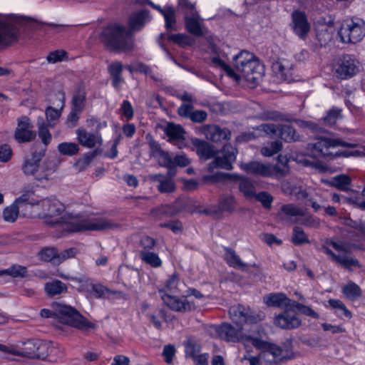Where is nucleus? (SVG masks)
Here are the masks:
<instances>
[{
  "label": "nucleus",
  "instance_id": "1",
  "mask_svg": "<svg viewBox=\"0 0 365 365\" xmlns=\"http://www.w3.org/2000/svg\"><path fill=\"white\" fill-rule=\"evenodd\" d=\"M321 250L327 255L330 261L349 272L362 267L349 245L343 241L327 238L322 245Z\"/></svg>",
  "mask_w": 365,
  "mask_h": 365
},
{
  "label": "nucleus",
  "instance_id": "2",
  "mask_svg": "<svg viewBox=\"0 0 365 365\" xmlns=\"http://www.w3.org/2000/svg\"><path fill=\"white\" fill-rule=\"evenodd\" d=\"M41 316L52 319L56 327H58L56 323H60L80 330L94 329L96 327L94 323L89 322L76 309L65 304L59 305L56 312L43 309L41 311Z\"/></svg>",
  "mask_w": 365,
  "mask_h": 365
},
{
  "label": "nucleus",
  "instance_id": "3",
  "mask_svg": "<svg viewBox=\"0 0 365 365\" xmlns=\"http://www.w3.org/2000/svg\"><path fill=\"white\" fill-rule=\"evenodd\" d=\"M101 40L110 50L116 52L130 51L133 48V40L130 31L119 24L108 26L101 34Z\"/></svg>",
  "mask_w": 365,
  "mask_h": 365
},
{
  "label": "nucleus",
  "instance_id": "4",
  "mask_svg": "<svg viewBox=\"0 0 365 365\" xmlns=\"http://www.w3.org/2000/svg\"><path fill=\"white\" fill-rule=\"evenodd\" d=\"M49 344L39 339L19 341L15 344H0V351L21 357L45 359L49 353Z\"/></svg>",
  "mask_w": 365,
  "mask_h": 365
},
{
  "label": "nucleus",
  "instance_id": "5",
  "mask_svg": "<svg viewBox=\"0 0 365 365\" xmlns=\"http://www.w3.org/2000/svg\"><path fill=\"white\" fill-rule=\"evenodd\" d=\"M62 222L66 225V230L69 232H81L85 230H113L119 227L117 223L103 218L84 219L78 215L66 212L62 217Z\"/></svg>",
  "mask_w": 365,
  "mask_h": 365
},
{
  "label": "nucleus",
  "instance_id": "6",
  "mask_svg": "<svg viewBox=\"0 0 365 365\" xmlns=\"http://www.w3.org/2000/svg\"><path fill=\"white\" fill-rule=\"evenodd\" d=\"M246 339L250 340L254 346L261 350L262 365H277L282 359L290 357L291 351L288 348L284 350L274 344L256 337L247 336Z\"/></svg>",
  "mask_w": 365,
  "mask_h": 365
},
{
  "label": "nucleus",
  "instance_id": "7",
  "mask_svg": "<svg viewBox=\"0 0 365 365\" xmlns=\"http://www.w3.org/2000/svg\"><path fill=\"white\" fill-rule=\"evenodd\" d=\"M44 155V149L33 153L31 158L24 160L22 165L23 173L27 176H33L38 181L47 180L53 172V169L51 162L44 163L41 166L39 165V163Z\"/></svg>",
  "mask_w": 365,
  "mask_h": 365
},
{
  "label": "nucleus",
  "instance_id": "8",
  "mask_svg": "<svg viewBox=\"0 0 365 365\" xmlns=\"http://www.w3.org/2000/svg\"><path fill=\"white\" fill-rule=\"evenodd\" d=\"M344 43H356L365 36V22L360 19H347L343 21L338 31Z\"/></svg>",
  "mask_w": 365,
  "mask_h": 365
},
{
  "label": "nucleus",
  "instance_id": "9",
  "mask_svg": "<svg viewBox=\"0 0 365 365\" xmlns=\"http://www.w3.org/2000/svg\"><path fill=\"white\" fill-rule=\"evenodd\" d=\"M241 168L248 174L264 178L280 177L285 175L287 168L284 165L264 164L257 161L242 163Z\"/></svg>",
  "mask_w": 365,
  "mask_h": 365
},
{
  "label": "nucleus",
  "instance_id": "10",
  "mask_svg": "<svg viewBox=\"0 0 365 365\" xmlns=\"http://www.w3.org/2000/svg\"><path fill=\"white\" fill-rule=\"evenodd\" d=\"M23 19L15 15L0 14V47L17 40L19 26Z\"/></svg>",
  "mask_w": 365,
  "mask_h": 365
},
{
  "label": "nucleus",
  "instance_id": "11",
  "mask_svg": "<svg viewBox=\"0 0 365 365\" xmlns=\"http://www.w3.org/2000/svg\"><path fill=\"white\" fill-rule=\"evenodd\" d=\"M237 150L230 143L225 144L220 150H215L213 160L207 165V170L212 172L215 169L232 170L236 160Z\"/></svg>",
  "mask_w": 365,
  "mask_h": 365
},
{
  "label": "nucleus",
  "instance_id": "12",
  "mask_svg": "<svg viewBox=\"0 0 365 365\" xmlns=\"http://www.w3.org/2000/svg\"><path fill=\"white\" fill-rule=\"evenodd\" d=\"M356 144L347 143L338 138H319L312 144V148L319 155L333 159L334 149L338 146L354 148Z\"/></svg>",
  "mask_w": 365,
  "mask_h": 365
},
{
  "label": "nucleus",
  "instance_id": "13",
  "mask_svg": "<svg viewBox=\"0 0 365 365\" xmlns=\"http://www.w3.org/2000/svg\"><path fill=\"white\" fill-rule=\"evenodd\" d=\"M65 210V206L55 197H46L37 202L34 212L43 218L61 215Z\"/></svg>",
  "mask_w": 365,
  "mask_h": 365
},
{
  "label": "nucleus",
  "instance_id": "14",
  "mask_svg": "<svg viewBox=\"0 0 365 365\" xmlns=\"http://www.w3.org/2000/svg\"><path fill=\"white\" fill-rule=\"evenodd\" d=\"M289 26L293 33L301 40H305L311 31V24L307 15L304 11L299 9L292 12Z\"/></svg>",
  "mask_w": 365,
  "mask_h": 365
},
{
  "label": "nucleus",
  "instance_id": "15",
  "mask_svg": "<svg viewBox=\"0 0 365 365\" xmlns=\"http://www.w3.org/2000/svg\"><path fill=\"white\" fill-rule=\"evenodd\" d=\"M338 78L347 79L356 75L359 71V62L351 55H344L334 66Z\"/></svg>",
  "mask_w": 365,
  "mask_h": 365
},
{
  "label": "nucleus",
  "instance_id": "16",
  "mask_svg": "<svg viewBox=\"0 0 365 365\" xmlns=\"http://www.w3.org/2000/svg\"><path fill=\"white\" fill-rule=\"evenodd\" d=\"M215 331L222 339L227 341L250 343V340L246 339L248 336L242 334V328L240 326L235 328L230 324H222L216 327Z\"/></svg>",
  "mask_w": 365,
  "mask_h": 365
},
{
  "label": "nucleus",
  "instance_id": "17",
  "mask_svg": "<svg viewBox=\"0 0 365 365\" xmlns=\"http://www.w3.org/2000/svg\"><path fill=\"white\" fill-rule=\"evenodd\" d=\"M163 302L173 311L178 312H190L195 309L193 302L189 301L186 297L180 299L168 293L160 291Z\"/></svg>",
  "mask_w": 365,
  "mask_h": 365
},
{
  "label": "nucleus",
  "instance_id": "18",
  "mask_svg": "<svg viewBox=\"0 0 365 365\" xmlns=\"http://www.w3.org/2000/svg\"><path fill=\"white\" fill-rule=\"evenodd\" d=\"M229 314L232 320L238 326L242 327L245 323H257L260 319L259 316L253 314L241 304L234 305L230 308Z\"/></svg>",
  "mask_w": 365,
  "mask_h": 365
},
{
  "label": "nucleus",
  "instance_id": "19",
  "mask_svg": "<svg viewBox=\"0 0 365 365\" xmlns=\"http://www.w3.org/2000/svg\"><path fill=\"white\" fill-rule=\"evenodd\" d=\"M292 308H287L283 312L276 315L274 324L283 329H294L300 327L301 319L297 314L291 311Z\"/></svg>",
  "mask_w": 365,
  "mask_h": 365
},
{
  "label": "nucleus",
  "instance_id": "20",
  "mask_svg": "<svg viewBox=\"0 0 365 365\" xmlns=\"http://www.w3.org/2000/svg\"><path fill=\"white\" fill-rule=\"evenodd\" d=\"M34 126L27 117H23L18 120V125L14 133V138L18 143L30 142L35 139L36 133Z\"/></svg>",
  "mask_w": 365,
  "mask_h": 365
},
{
  "label": "nucleus",
  "instance_id": "21",
  "mask_svg": "<svg viewBox=\"0 0 365 365\" xmlns=\"http://www.w3.org/2000/svg\"><path fill=\"white\" fill-rule=\"evenodd\" d=\"M202 133L207 140L214 143L229 140L231 138V131L228 128H221L216 125H203Z\"/></svg>",
  "mask_w": 365,
  "mask_h": 365
},
{
  "label": "nucleus",
  "instance_id": "22",
  "mask_svg": "<svg viewBox=\"0 0 365 365\" xmlns=\"http://www.w3.org/2000/svg\"><path fill=\"white\" fill-rule=\"evenodd\" d=\"M202 19L199 13L194 15L185 16V26L187 31L195 37H202L207 32V29L201 22Z\"/></svg>",
  "mask_w": 365,
  "mask_h": 365
},
{
  "label": "nucleus",
  "instance_id": "23",
  "mask_svg": "<svg viewBox=\"0 0 365 365\" xmlns=\"http://www.w3.org/2000/svg\"><path fill=\"white\" fill-rule=\"evenodd\" d=\"M164 131L168 136L169 141L178 146V148L181 149L187 146L184 136L185 130L180 125L173 123H168Z\"/></svg>",
  "mask_w": 365,
  "mask_h": 365
},
{
  "label": "nucleus",
  "instance_id": "24",
  "mask_svg": "<svg viewBox=\"0 0 365 365\" xmlns=\"http://www.w3.org/2000/svg\"><path fill=\"white\" fill-rule=\"evenodd\" d=\"M185 208L180 200H176L172 205H162L151 210V215L156 218L171 217L181 212Z\"/></svg>",
  "mask_w": 365,
  "mask_h": 365
},
{
  "label": "nucleus",
  "instance_id": "25",
  "mask_svg": "<svg viewBox=\"0 0 365 365\" xmlns=\"http://www.w3.org/2000/svg\"><path fill=\"white\" fill-rule=\"evenodd\" d=\"M237 205V200L232 195L223 194L218 200L217 209H206L203 212L207 215H215L220 212H232Z\"/></svg>",
  "mask_w": 365,
  "mask_h": 365
},
{
  "label": "nucleus",
  "instance_id": "26",
  "mask_svg": "<svg viewBox=\"0 0 365 365\" xmlns=\"http://www.w3.org/2000/svg\"><path fill=\"white\" fill-rule=\"evenodd\" d=\"M76 133L78 143L83 147L93 148L103 143L101 135L98 132L92 133L85 129L79 128L76 130Z\"/></svg>",
  "mask_w": 365,
  "mask_h": 365
},
{
  "label": "nucleus",
  "instance_id": "27",
  "mask_svg": "<svg viewBox=\"0 0 365 365\" xmlns=\"http://www.w3.org/2000/svg\"><path fill=\"white\" fill-rule=\"evenodd\" d=\"M243 69L242 76L247 81L252 83H257L262 78L264 73L263 64L260 63L257 59L250 63Z\"/></svg>",
  "mask_w": 365,
  "mask_h": 365
},
{
  "label": "nucleus",
  "instance_id": "28",
  "mask_svg": "<svg viewBox=\"0 0 365 365\" xmlns=\"http://www.w3.org/2000/svg\"><path fill=\"white\" fill-rule=\"evenodd\" d=\"M150 21V12L147 9H142L133 13L129 18L128 31L131 32V36L135 31H140L145 24Z\"/></svg>",
  "mask_w": 365,
  "mask_h": 365
},
{
  "label": "nucleus",
  "instance_id": "29",
  "mask_svg": "<svg viewBox=\"0 0 365 365\" xmlns=\"http://www.w3.org/2000/svg\"><path fill=\"white\" fill-rule=\"evenodd\" d=\"M264 301L269 307L282 309L292 308L294 300L288 298L283 292L270 293L264 297Z\"/></svg>",
  "mask_w": 365,
  "mask_h": 365
},
{
  "label": "nucleus",
  "instance_id": "30",
  "mask_svg": "<svg viewBox=\"0 0 365 365\" xmlns=\"http://www.w3.org/2000/svg\"><path fill=\"white\" fill-rule=\"evenodd\" d=\"M148 179L153 182H158L157 188L160 193H172L175 192L176 186L173 179L169 177H165L164 175L151 174L148 175Z\"/></svg>",
  "mask_w": 365,
  "mask_h": 365
},
{
  "label": "nucleus",
  "instance_id": "31",
  "mask_svg": "<svg viewBox=\"0 0 365 365\" xmlns=\"http://www.w3.org/2000/svg\"><path fill=\"white\" fill-rule=\"evenodd\" d=\"M192 143L200 159L207 160L212 158L215 154L214 145L204 140L195 138L192 139Z\"/></svg>",
  "mask_w": 365,
  "mask_h": 365
},
{
  "label": "nucleus",
  "instance_id": "32",
  "mask_svg": "<svg viewBox=\"0 0 365 365\" xmlns=\"http://www.w3.org/2000/svg\"><path fill=\"white\" fill-rule=\"evenodd\" d=\"M224 259L227 264L232 268L241 271H247L250 264L242 262L239 255L232 248L226 247Z\"/></svg>",
  "mask_w": 365,
  "mask_h": 365
},
{
  "label": "nucleus",
  "instance_id": "33",
  "mask_svg": "<svg viewBox=\"0 0 365 365\" xmlns=\"http://www.w3.org/2000/svg\"><path fill=\"white\" fill-rule=\"evenodd\" d=\"M123 68V64L118 61L112 62L108 66V71L112 78V85L116 90H120L124 81L121 76Z\"/></svg>",
  "mask_w": 365,
  "mask_h": 365
},
{
  "label": "nucleus",
  "instance_id": "34",
  "mask_svg": "<svg viewBox=\"0 0 365 365\" xmlns=\"http://www.w3.org/2000/svg\"><path fill=\"white\" fill-rule=\"evenodd\" d=\"M257 58L253 53L247 51H242L233 57V63L235 68L240 73H242L245 67L252 61H256Z\"/></svg>",
  "mask_w": 365,
  "mask_h": 365
},
{
  "label": "nucleus",
  "instance_id": "35",
  "mask_svg": "<svg viewBox=\"0 0 365 365\" xmlns=\"http://www.w3.org/2000/svg\"><path fill=\"white\" fill-rule=\"evenodd\" d=\"M293 68V64L286 59H282L274 64V68L278 75L289 83L294 81Z\"/></svg>",
  "mask_w": 365,
  "mask_h": 365
},
{
  "label": "nucleus",
  "instance_id": "36",
  "mask_svg": "<svg viewBox=\"0 0 365 365\" xmlns=\"http://www.w3.org/2000/svg\"><path fill=\"white\" fill-rule=\"evenodd\" d=\"M315 31L317 39L321 46H325L333 39L334 26H329L325 28L322 26V28L315 29Z\"/></svg>",
  "mask_w": 365,
  "mask_h": 365
},
{
  "label": "nucleus",
  "instance_id": "37",
  "mask_svg": "<svg viewBox=\"0 0 365 365\" xmlns=\"http://www.w3.org/2000/svg\"><path fill=\"white\" fill-rule=\"evenodd\" d=\"M277 138H280L285 142H294L299 140V135L295 129L289 125H279Z\"/></svg>",
  "mask_w": 365,
  "mask_h": 365
},
{
  "label": "nucleus",
  "instance_id": "38",
  "mask_svg": "<svg viewBox=\"0 0 365 365\" xmlns=\"http://www.w3.org/2000/svg\"><path fill=\"white\" fill-rule=\"evenodd\" d=\"M140 257L145 263L152 267H160L162 265V261L158 254L149 250H141Z\"/></svg>",
  "mask_w": 365,
  "mask_h": 365
},
{
  "label": "nucleus",
  "instance_id": "39",
  "mask_svg": "<svg viewBox=\"0 0 365 365\" xmlns=\"http://www.w3.org/2000/svg\"><path fill=\"white\" fill-rule=\"evenodd\" d=\"M45 290L48 295L54 296L67 292V286L60 280H53L45 285Z\"/></svg>",
  "mask_w": 365,
  "mask_h": 365
},
{
  "label": "nucleus",
  "instance_id": "40",
  "mask_svg": "<svg viewBox=\"0 0 365 365\" xmlns=\"http://www.w3.org/2000/svg\"><path fill=\"white\" fill-rule=\"evenodd\" d=\"M329 306L335 310L336 314L339 317L350 319L351 312L346 308L345 304L339 299H331L328 301Z\"/></svg>",
  "mask_w": 365,
  "mask_h": 365
},
{
  "label": "nucleus",
  "instance_id": "41",
  "mask_svg": "<svg viewBox=\"0 0 365 365\" xmlns=\"http://www.w3.org/2000/svg\"><path fill=\"white\" fill-rule=\"evenodd\" d=\"M38 135L44 145H48L52 138L51 134L48 130V125L44 122L43 118H38L37 121Z\"/></svg>",
  "mask_w": 365,
  "mask_h": 365
},
{
  "label": "nucleus",
  "instance_id": "42",
  "mask_svg": "<svg viewBox=\"0 0 365 365\" xmlns=\"http://www.w3.org/2000/svg\"><path fill=\"white\" fill-rule=\"evenodd\" d=\"M342 293L347 299L354 301L361 296L362 292L359 285L349 282L343 287Z\"/></svg>",
  "mask_w": 365,
  "mask_h": 365
},
{
  "label": "nucleus",
  "instance_id": "43",
  "mask_svg": "<svg viewBox=\"0 0 365 365\" xmlns=\"http://www.w3.org/2000/svg\"><path fill=\"white\" fill-rule=\"evenodd\" d=\"M86 93L83 88L78 87L74 92L72 98V108L77 110H82L85 107Z\"/></svg>",
  "mask_w": 365,
  "mask_h": 365
},
{
  "label": "nucleus",
  "instance_id": "44",
  "mask_svg": "<svg viewBox=\"0 0 365 365\" xmlns=\"http://www.w3.org/2000/svg\"><path fill=\"white\" fill-rule=\"evenodd\" d=\"M184 346L185 349V356L187 358L192 359L193 357L198 355L200 351V344L193 338H187L184 341Z\"/></svg>",
  "mask_w": 365,
  "mask_h": 365
},
{
  "label": "nucleus",
  "instance_id": "45",
  "mask_svg": "<svg viewBox=\"0 0 365 365\" xmlns=\"http://www.w3.org/2000/svg\"><path fill=\"white\" fill-rule=\"evenodd\" d=\"M1 275L6 274L11 276L12 277H24L27 274V268L24 266L19 264H14L9 268L1 270L0 272Z\"/></svg>",
  "mask_w": 365,
  "mask_h": 365
},
{
  "label": "nucleus",
  "instance_id": "46",
  "mask_svg": "<svg viewBox=\"0 0 365 365\" xmlns=\"http://www.w3.org/2000/svg\"><path fill=\"white\" fill-rule=\"evenodd\" d=\"M79 145L76 143L63 142L58 145V152L64 155L73 156L79 151Z\"/></svg>",
  "mask_w": 365,
  "mask_h": 365
},
{
  "label": "nucleus",
  "instance_id": "47",
  "mask_svg": "<svg viewBox=\"0 0 365 365\" xmlns=\"http://www.w3.org/2000/svg\"><path fill=\"white\" fill-rule=\"evenodd\" d=\"M292 242L294 245H301L309 243L308 236L303 229L298 226L293 228Z\"/></svg>",
  "mask_w": 365,
  "mask_h": 365
},
{
  "label": "nucleus",
  "instance_id": "48",
  "mask_svg": "<svg viewBox=\"0 0 365 365\" xmlns=\"http://www.w3.org/2000/svg\"><path fill=\"white\" fill-rule=\"evenodd\" d=\"M239 189L247 199L253 198L255 196V187L248 179L244 178L240 182Z\"/></svg>",
  "mask_w": 365,
  "mask_h": 365
},
{
  "label": "nucleus",
  "instance_id": "49",
  "mask_svg": "<svg viewBox=\"0 0 365 365\" xmlns=\"http://www.w3.org/2000/svg\"><path fill=\"white\" fill-rule=\"evenodd\" d=\"M135 71H139L140 73H144L145 75H148L150 77V78H152L155 82L160 83H163L162 75L159 73H154L151 67L143 63H138L136 65Z\"/></svg>",
  "mask_w": 365,
  "mask_h": 365
},
{
  "label": "nucleus",
  "instance_id": "50",
  "mask_svg": "<svg viewBox=\"0 0 365 365\" xmlns=\"http://www.w3.org/2000/svg\"><path fill=\"white\" fill-rule=\"evenodd\" d=\"M340 118H341V110L337 108H332L322 120L324 125L331 126L334 125Z\"/></svg>",
  "mask_w": 365,
  "mask_h": 365
},
{
  "label": "nucleus",
  "instance_id": "51",
  "mask_svg": "<svg viewBox=\"0 0 365 365\" xmlns=\"http://www.w3.org/2000/svg\"><path fill=\"white\" fill-rule=\"evenodd\" d=\"M62 110L63 109L56 107L54 108L51 106L46 108L45 113L47 121L50 125L53 126L56 125L57 120L61 115Z\"/></svg>",
  "mask_w": 365,
  "mask_h": 365
},
{
  "label": "nucleus",
  "instance_id": "52",
  "mask_svg": "<svg viewBox=\"0 0 365 365\" xmlns=\"http://www.w3.org/2000/svg\"><path fill=\"white\" fill-rule=\"evenodd\" d=\"M19 211V207L15 203L6 207L3 212L4 220L9 222H14L18 217Z\"/></svg>",
  "mask_w": 365,
  "mask_h": 365
},
{
  "label": "nucleus",
  "instance_id": "53",
  "mask_svg": "<svg viewBox=\"0 0 365 365\" xmlns=\"http://www.w3.org/2000/svg\"><path fill=\"white\" fill-rule=\"evenodd\" d=\"M39 257L46 262H53V264H57L58 253L55 248L47 247L43 249L39 252Z\"/></svg>",
  "mask_w": 365,
  "mask_h": 365
},
{
  "label": "nucleus",
  "instance_id": "54",
  "mask_svg": "<svg viewBox=\"0 0 365 365\" xmlns=\"http://www.w3.org/2000/svg\"><path fill=\"white\" fill-rule=\"evenodd\" d=\"M302 218L295 221V222H299L301 225L313 229L319 228L320 226V220L313 215H308L302 216Z\"/></svg>",
  "mask_w": 365,
  "mask_h": 365
},
{
  "label": "nucleus",
  "instance_id": "55",
  "mask_svg": "<svg viewBox=\"0 0 365 365\" xmlns=\"http://www.w3.org/2000/svg\"><path fill=\"white\" fill-rule=\"evenodd\" d=\"M34 192H27L23 195H21L19 198H17L15 201V204L20 207L23 204H27L31 205L33 207V210H35V206L37 204L38 200H36L33 198Z\"/></svg>",
  "mask_w": 365,
  "mask_h": 365
},
{
  "label": "nucleus",
  "instance_id": "56",
  "mask_svg": "<svg viewBox=\"0 0 365 365\" xmlns=\"http://www.w3.org/2000/svg\"><path fill=\"white\" fill-rule=\"evenodd\" d=\"M351 178L346 175H339L334 178V185L340 190H349L348 186L351 184Z\"/></svg>",
  "mask_w": 365,
  "mask_h": 365
},
{
  "label": "nucleus",
  "instance_id": "57",
  "mask_svg": "<svg viewBox=\"0 0 365 365\" xmlns=\"http://www.w3.org/2000/svg\"><path fill=\"white\" fill-rule=\"evenodd\" d=\"M165 21V27L167 30H175V24L176 22L175 20V10L172 7H168L165 9V11H163V14Z\"/></svg>",
  "mask_w": 365,
  "mask_h": 365
},
{
  "label": "nucleus",
  "instance_id": "58",
  "mask_svg": "<svg viewBox=\"0 0 365 365\" xmlns=\"http://www.w3.org/2000/svg\"><path fill=\"white\" fill-rule=\"evenodd\" d=\"M292 308H296L302 314L308 317H311L314 319L319 318V314L313 310L310 307L304 305L303 304L299 303L296 301L293 302Z\"/></svg>",
  "mask_w": 365,
  "mask_h": 365
},
{
  "label": "nucleus",
  "instance_id": "59",
  "mask_svg": "<svg viewBox=\"0 0 365 365\" xmlns=\"http://www.w3.org/2000/svg\"><path fill=\"white\" fill-rule=\"evenodd\" d=\"M279 125H277L272 123H263L258 126V130L264 132L270 138H277Z\"/></svg>",
  "mask_w": 365,
  "mask_h": 365
},
{
  "label": "nucleus",
  "instance_id": "60",
  "mask_svg": "<svg viewBox=\"0 0 365 365\" xmlns=\"http://www.w3.org/2000/svg\"><path fill=\"white\" fill-rule=\"evenodd\" d=\"M281 210L287 216H304V210L292 204L283 205Z\"/></svg>",
  "mask_w": 365,
  "mask_h": 365
},
{
  "label": "nucleus",
  "instance_id": "61",
  "mask_svg": "<svg viewBox=\"0 0 365 365\" xmlns=\"http://www.w3.org/2000/svg\"><path fill=\"white\" fill-rule=\"evenodd\" d=\"M254 197L262 203L265 209H269L273 201V197L267 192L262 191L255 194Z\"/></svg>",
  "mask_w": 365,
  "mask_h": 365
},
{
  "label": "nucleus",
  "instance_id": "62",
  "mask_svg": "<svg viewBox=\"0 0 365 365\" xmlns=\"http://www.w3.org/2000/svg\"><path fill=\"white\" fill-rule=\"evenodd\" d=\"M334 20L331 16H319L314 20L315 29L325 28L326 26H334Z\"/></svg>",
  "mask_w": 365,
  "mask_h": 365
},
{
  "label": "nucleus",
  "instance_id": "63",
  "mask_svg": "<svg viewBox=\"0 0 365 365\" xmlns=\"http://www.w3.org/2000/svg\"><path fill=\"white\" fill-rule=\"evenodd\" d=\"M48 101L53 106H55L56 108H59L61 109H63L65 106V93L62 91H58L53 94L51 98L48 99Z\"/></svg>",
  "mask_w": 365,
  "mask_h": 365
},
{
  "label": "nucleus",
  "instance_id": "64",
  "mask_svg": "<svg viewBox=\"0 0 365 365\" xmlns=\"http://www.w3.org/2000/svg\"><path fill=\"white\" fill-rule=\"evenodd\" d=\"M168 38L181 46H185L191 44L190 38L186 34H171L169 36Z\"/></svg>",
  "mask_w": 365,
  "mask_h": 365
}]
</instances>
